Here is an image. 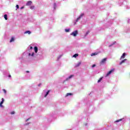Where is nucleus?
I'll use <instances>...</instances> for the list:
<instances>
[{
	"mask_svg": "<svg viewBox=\"0 0 130 130\" xmlns=\"http://www.w3.org/2000/svg\"><path fill=\"white\" fill-rule=\"evenodd\" d=\"M78 30H75L74 31L72 32L70 35H72V36H74V37H76L77 35H78Z\"/></svg>",
	"mask_w": 130,
	"mask_h": 130,
	"instance_id": "obj_1",
	"label": "nucleus"
},
{
	"mask_svg": "<svg viewBox=\"0 0 130 130\" xmlns=\"http://www.w3.org/2000/svg\"><path fill=\"white\" fill-rule=\"evenodd\" d=\"M106 60H107V58H105L103 59L101 61H100V64H104L105 62H106Z\"/></svg>",
	"mask_w": 130,
	"mask_h": 130,
	"instance_id": "obj_2",
	"label": "nucleus"
},
{
	"mask_svg": "<svg viewBox=\"0 0 130 130\" xmlns=\"http://www.w3.org/2000/svg\"><path fill=\"white\" fill-rule=\"evenodd\" d=\"M113 72H114V69H112L106 75V77H108V76H109V75H110L111 74V73H113Z\"/></svg>",
	"mask_w": 130,
	"mask_h": 130,
	"instance_id": "obj_3",
	"label": "nucleus"
},
{
	"mask_svg": "<svg viewBox=\"0 0 130 130\" xmlns=\"http://www.w3.org/2000/svg\"><path fill=\"white\" fill-rule=\"evenodd\" d=\"M4 102H5V100L4 99V98H3L2 101L0 103V107H4V106H3V104H4Z\"/></svg>",
	"mask_w": 130,
	"mask_h": 130,
	"instance_id": "obj_4",
	"label": "nucleus"
},
{
	"mask_svg": "<svg viewBox=\"0 0 130 130\" xmlns=\"http://www.w3.org/2000/svg\"><path fill=\"white\" fill-rule=\"evenodd\" d=\"M83 16H84V14L82 13L80 16L77 18V19H76V22H78V21H79V20H80V19H81L82 18V17H83Z\"/></svg>",
	"mask_w": 130,
	"mask_h": 130,
	"instance_id": "obj_5",
	"label": "nucleus"
},
{
	"mask_svg": "<svg viewBox=\"0 0 130 130\" xmlns=\"http://www.w3.org/2000/svg\"><path fill=\"white\" fill-rule=\"evenodd\" d=\"M125 57V53H123L122 55V56L120 57V59H122Z\"/></svg>",
	"mask_w": 130,
	"mask_h": 130,
	"instance_id": "obj_6",
	"label": "nucleus"
},
{
	"mask_svg": "<svg viewBox=\"0 0 130 130\" xmlns=\"http://www.w3.org/2000/svg\"><path fill=\"white\" fill-rule=\"evenodd\" d=\"M34 50L36 53H37V52H38V48L37 46H35L34 48Z\"/></svg>",
	"mask_w": 130,
	"mask_h": 130,
	"instance_id": "obj_7",
	"label": "nucleus"
},
{
	"mask_svg": "<svg viewBox=\"0 0 130 130\" xmlns=\"http://www.w3.org/2000/svg\"><path fill=\"white\" fill-rule=\"evenodd\" d=\"M126 60V59H123V60H122V61L120 62L119 64H120V65H121V64H122V63H124V62H125Z\"/></svg>",
	"mask_w": 130,
	"mask_h": 130,
	"instance_id": "obj_8",
	"label": "nucleus"
},
{
	"mask_svg": "<svg viewBox=\"0 0 130 130\" xmlns=\"http://www.w3.org/2000/svg\"><path fill=\"white\" fill-rule=\"evenodd\" d=\"M31 5H32L31 1H28L26 4V6H31Z\"/></svg>",
	"mask_w": 130,
	"mask_h": 130,
	"instance_id": "obj_9",
	"label": "nucleus"
},
{
	"mask_svg": "<svg viewBox=\"0 0 130 130\" xmlns=\"http://www.w3.org/2000/svg\"><path fill=\"white\" fill-rule=\"evenodd\" d=\"M24 34H31V32L29 30H27L24 32Z\"/></svg>",
	"mask_w": 130,
	"mask_h": 130,
	"instance_id": "obj_10",
	"label": "nucleus"
},
{
	"mask_svg": "<svg viewBox=\"0 0 130 130\" xmlns=\"http://www.w3.org/2000/svg\"><path fill=\"white\" fill-rule=\"evenodd\" d=\"M73 95V93H67L66 94V97H68V96H72Z\"/></svg>",
	"mask_w": 130,
	"mask_h": 130,
	"instance_id": "obj_11",
	"label": "nucleus"
},
{
	"mask_svg": "<svg viewBox=\"0 0 130 130\" xmlns=\"http://www.w3.org/2000/svg\"><path fill=\"white\" fill-rule=\"evenodd\" d=\"M81 63H82L81 62H78V63L76 65V67H80V66H81Z\"/></svg>",
	"mask_w": 130,
	"mask_h": 130,
	"instance_id": "obj_12",
	"label": "nucleus"
},
{
	"mask_svg": "<svg viewBox=\"0 0 130 130\" xmlns=\"http://www.w3.org/2000/svg\"><path fill=\"white\" fill-rule=\"evenodd\" d=\"M49 92H50V91L48 90V91L46 92V94H45V96H44L45 98L47 97V95H48V94H49Z\"/></svg>",
	"mask_w": 130,
	"mask_h": 130,
	"instance_id": "obj_13",
	"label": "nucleus"
},
{
	"mask_svg": "<svg viewBox=\"0 0 130 130\" xmlns=\"http://www.w3.org/2000/svg\"><path fill=\"white\" fill-rule=\"evenodd\" d=\"M4 18H5V20H8V15L5 14L4 15Z\"/></svg>",
	"mask_w": 130,
	"mask_h": 130,
	"instance_id": "obj_14",
	"label": "nucleus"
},
{
	"mask_svg": "<svg viewBox=\"0 0 130 130\" xmlns=\"http://www.w3.org/2000/svg\"><path fill=\"white\" fill-rule=\"evenodd\" d=\"M89 33H90V31L88 30L85 35V37H86V36H87Z\"/></svg>",
	"mask_w": 130,
	"mask_h": 130,
	"instance_id": "obj_15",
	"label": "nucleus"
},
{
	"mask_svg": "<svg viewBox=\"0 0 130 130\" xmlns=\"http://www.w3.org/2000/svg\"><path fill=\"white\" fill-rule=\"evenodd\" d=\"M77 56H79V54H75L73 55V57H77Z\"/></svg>",
	"mask_w": 130,
	"mask_h": 130,
	"instance_id": "obj_16",
	"label": "nucleus"
},
{
	"mask_svg": "<svg viewBox=\"0 0 130 130\" xmlns=\"http://www.w3.org/2000/svg\"><path fill=\"white\" fill-rule=\"evenodd\" d=\"M122 120V119H120L119 120H117L115 121V122H119V121H121Z\"/></svg>",
	"mask_w": 130,
	"mask_h": 130,
	"instance_id": "obj_17",
	"label": "nucleus"
},
{
	"mask_svg": "<svg viewBox=\"0 0 130 130\" xmlns=\"http://www.w3.org/2000/svg\"><path fill=\"white\" fill-rule=\"evenodd\" d=\"M73 77H74V75H71L67 79V80H68V79H71V78H73Z\"/></svg>",
	"mask_w": 130,
	"mask_h": 130,
	"instance_id": "obj_18",
	"label": "nucleus"
},
{
	"mask_svg": "<svg viewBox=\"0 0 130 130\" xmlns=\"http://www.w3.org/2000/svg\"><path fill=\"white\" fill-rule=\"evenodd\" d=\"M14 41H15V39H14V38H12L10 40V42H13Z\"/></svg>",
	"mask_w": 130,
	"mask_h": 130,
	"instance_id": "obj_19",
	"label": "nucleus"
},
{
	"mask_svg": "<svg viewBox=\"0 0 130 130\" xmlns=\"http://www.w3.org/2000/svg\"><path fill=\"white\" fill-rule=\"evenodd\" d=\"M94 55H97V53H93L91 54V56H94Z\"/></svg>",
	"mask_w": 130,
	"mask_h": 130,
	"instance_id": "obj_20",
	"label": "nucleus"
},
{
	"mask_svg": "<svg viewBox=\"0 0 130 130\" xmlns=\"http://www.w3.org/2000/svg\"><path fill=\"white\" fill-rule=\"evenodd\" d=\"M102 81V78H100V79L98 80V83H100Z\"/></svg>",
	"mask_w": 130,
	"mask_h": 130,
	"instance_id": "obj_21",
	"label": "nucleus"
},
{
	"mask_svg": "<svg viewBox=\"0 0 130 130\" xmlns=\"http://www.w3.org/2000/svg\"><path fill=\"white\" fill-rule=\"evenodd\" d=\"M30 9L31 10H34V6H31V7H30Z\"/></svg>",
	"mask_w": 130,
	"mask_h": 130,
	"instance_id": "obj_22",
	"label": "nucleus"
},
{
	"mask_svg": "<svg viewBox=\"0 0 130 130\" xmlns=\"http://www.w3.org/2000/svg\"><path fill=\"white\" fill-rule=\"evenodd\" d=\"M3 92H4V93L6 94V93H7V90H6V89H3Z\"/></svg>",
	"mask_w": 130,
	"mask_h": 130,
	"instance_id": "obj_23",
	"label": "nucleus"
},
{
	"mask_svg": "<svg viewBox=\"0 0 130 130\" xmlns=\"http://www.w3.org/2000/svg\"><path fill=\"white\" fill-rule=\"evenodd\" d=\"M66 32H70V29H66Z\"/></svg>",
	"mask_w": 130,
	"mask_h": 130,
	"instance_id": "obj_24",
	"label": "nucleus"
},
{
	"mask_svg": "<svg viewBox=\"0 0 130 130\" xmlns=\"http://www.w3.org/2000/svg\"><path fill=\"white\" fill-rule=\"evenodd\" d=\"M11 114H15V111H12V112L11 113Z\"/></svg>",
	"mask_w": 130,
	"mask_h": 130,
	"instance_id": "obj_25",
	"label": "nucleus"
},
{
	"mask_svg": "<svg viewBox=\"0 0 130 130\" xmlns=\"http://www.w3.org/2000/svg\"><path fill=\"white\" fill-rule=\"evenodd\" d=\"M29 119H30V118H28V119H27L25 120V121H28V120H29Z\"/></svg>",
	"mask_w": 130,
	"mask_h": 130,
	"instance_id": "obj_26",
	"label": "nucleus"
},
{
	"mask_svg": "<svg viewBox=\"0 0 130 130\" xmlns=\"http://www.w3.org/2000/svg\"><path fill=\"white\" fill-rule=\"evenodd\" d=\"M17 9H19V5H16Z\"/></svg>",
	"mask_w": 130,
	"mask_h": 130,
	"instance_id": "obj_27",
	"label": "nucleus"
},
{
	"mask_svg": "<svg viewBox=\"0 0 130 130\" xmlns=\"http://www.w3.org/2000/svg\"><path fill=\"white\" fill-rule=\"evenodd\" d=\"M94 67H96V65H95V64L92 65V68H94Z\"/></svg>",
	"mask_w": 130,
	"mask_h": 130,
	"instance_id": "obj_28",
	"label": "nucleus"
},
{
	"mask_svg": "<svg viewBox=\"0 0 130 130\" xmlns=\"http://www.w3.org/2000/svg\"><path fill=\"white\" fill-rule=\"evenodd\" d=\"M31 55V56H34V53H32Z\"/></svg>",
	"mask_w": 130,
	"mask_h": 130,
	"instance_id": "obj_29",
	"label": "nucleus"
},
{
	"mask_svg": "<svg viewBox=\"0 0 130 130\" xmlns=\"http://www.w3.org/2000/svg\"><path fill=\"white\" fill-rule=\"evenodd\" d=\"M21 10H22V9H24V7H21Z\"/></svg>",
	"mask_w": 130,
	"mask_h": 130,
	"instance_id": "obj_30",
	"label": "nucleus"
},
{
	"mask_svg": "<svg viewBox=\"0 0 130 130\" xmlns=\"http://www.w3.org/2000/svg\"><path fill=\"white\" fill-rule=\"evenodd\" d=\"M30 49H33V47H30Z\"/></svg>",
	"mask_w": 130,
	"mask_h": 130,
	"instance_id": "obj_31",
	"label": "nucleus"
},
{
	"mask_svg": "<svg viewBox=\"0 0 130 130\" xmlns=\"http://www.w3.org/2000/svg\"><path fill=\"white\" fill-rule=\"evenodd\" d=\"M12 77V76H11V75H9V78H11Z\"/></svg>",
	"mask_w": 130,
	"mask_h": 130,
	"instance_id": "obj_32",
	"label": "nucleus"
},
{
	"mask_svg": "<svg viewBox=\"0 0 130 130\" xmlns=\"http://www.w3.org/2000/svg\"><path fill=\"white\" fill-rule=\"evenodd\" d=\"M39 87H40V86H41V84H40L38 85Z\"/></svg>",
	"mask_w": 130,
	"mask_h": 130,
	"instance_id": "obj_33",
	"label": "nucleus"
},
{
	"mask_svg": "<svg viewBox=\"0 0 130 130\" xmlns=\"http://www.w3.org/2000/svg\"><path fill=\"white\" fill-rule=\"evenodd\" d=\"M28 55L30 56V55H31V53H29Z\"/></svg>",
	"mask_w": 130,
	"mask_h": 130,
	"instance_id": "obj_34",
	"label": "nucleus"
},
{
	"mask_svg": "<svg viewBox=\"0 0 130 130\" xmlns=\"http://www.w3.org/2000/svg\"><path fill=\"white\" fill-rule=\"evenodd\" d=\"M26 73H29V71H26Z\"/></svg>",
	"mask_w": 130,
	"mask_h": 130,
	"instance_id": "obj_35",
	"label": "nucleus"
}]
</instances>
